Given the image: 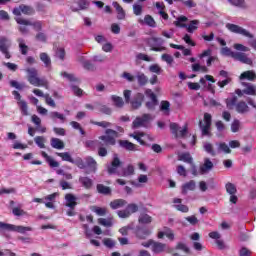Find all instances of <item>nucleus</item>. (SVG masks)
Wrapping results in <instances>:
<instances>
[{"instance_id": "obj_29", "label": "nucleus", "mask_w": 256, "mask_h": 256, "mask_svg": "<svg viewBox=\"0 0 256 256\" xmlns=\"http://www.w3.org/2000/svg\"><path fill=\"white\" fill-rule=\"evenodd\" d=\"M135 173V168L133 165H128L127 168H124L120 173H118V177H129Z\"/></svg>"}, {"instance_id": "obj_53", "label": "nucleus", "mask_w": 256, "mask_h": 256, "mask_svg": "<svg viewBox=\"0 0 256 256\" xmlns=\"http://www.w3.org/2000/svg\"><path fill=\"white\" fill-rule=\"evenodd\" d=\"M82 67H84V69H86V71H95V65H93V63H91V61L89 60H84L82 61Z\"/></svg>"}, {"instance_id": "obj_8", "label": "nucleus", "mask_w": 256, "mask_h": 256, "mask_svg": "<svg viewBox=\"0 0 256 256\" xmlns=\"http://www.w3.org/2000/svg\"><path fill=\"white\" fill-rule=\"evenodd\" d=\"M15 21L16 23H18V25H26V26L33 27L34 31H37L38 33L43 29V22L41 21L31 22L22 17H16Z\"/></svg>"}, {"instance_id": "obj_64", "label": "nucleus", "mask_w": 256, "mask_h": 256, "mask_svg": "<svg viewBox=\"0 0 256 256\" xmlns=\"http://www.w3.org/2000/svg\"><path fill=\"white\" fill-rule=\"evenodd\" d=\"M215 243L218 247V249H220V251H223L225 249H229V246H227V244H225V241L219 239V240H215Z\"/></svg>"}, {"instance_id": "obj_11", "label": "nucleus", "mask_w": 256, "mask_h": 256, "mask_svg": "<svg viewBox=\"0 0 256 256\" xmlns=\"http://www.w3.org/2000/svg\"><path fill=\"white\" fill-rule=\"evenodd\" d=\"M243 85L246 87L244 90L236 89L235 93L238 95V97H243V95H256V87L255 85L251 83H243Z\"/></svg>"}, {"instance_id": "obj_20", "label": "nucleus", "mask_w": 256, "mask_h": 256, "mask_svg": "<svg viewBox=\"0 0 256 256\" xmlns=\"http://www.w3.org/2000/svg\"><path fill=\"white\" fill-rule=\"evenodd\" d=\"M234 59L236 61H240L241 63H245L246 65H253V60L242 52H236V54H234Z\"/></svg>"}, {"instance_id": "obj_50", "label": "nucleus", "mask_w": 256, "mask_h": 256, "mask_svg": "<svg viewBox=\"0 0 256 256\" xmlns=\"http://www.w3.org/2000/svg\"><path fill=\"white\" fill-rule=\"evenodd\" d=\"M149 72L156 73V75H161V73H163V69L161 66H159V64H153L149 66Z\"/></svg>"}, {"instance_id": "obj_1", "label": "nucleus", "mask_w": 256, "mask_h": 256, "mask_svg": "<svg viewBox=\"0 0 256 256\" xmlns=\"http://www.w3.org/2000/svg\"><path fill=\"white\" fill-rule=\"evenodd\" d=\"M119 132L113 129H106L105 135L99 136L98 155L99 157H107L108 151L106 147L113 146L117 143Z\"/></svg>"}, {"instance_id": "obj_56", "label": "nucleus", "mask_w": 256, "mask_h": 256, "mask_svg": "<svg viewBox=\"0 0 256 256\" xmlns=\"http://www.w3.org/2000/svg\"><path fill=\"white\" fill-rule=\"evenodd\" d=\"M186 21H187V17L186 16H180V17H178V21L174 22V25L176 27H183V28H185V27H187V24H183V23H185Z\"/></svg>"}, {"instance_id": "obj_41", "label": "nucleus", "mask_w": 256, "mask_h": 256, "mask_svg": "<svg viewBox=\"0 0 256 256\" xmlns=\"http://www.w3.org/2000/svg\"><path fill=\"white\" fill-rule=\"evenodd\" d=\"M49 117L52 121H57V119H59L61 123H65V115L59 112H50Z\"/></svg>"}, {"instance_id": "obj_34", "label": "nucleus", "mask_w": 256, "mask_h": 256, "mask_svg": "<svg viewBox=\"0 0 256 256\" xmlns=\"http://www.w3.org/2000/svg\"><path fill=\"white\" fill-rule=\"evenodd\" d=\"M125 205H127V202L123 199H116L110 202L111 209H121V207H125Z\"/></svg>"}, {"instance_id": "obj_6", "label": "nucleus", "mask_w": 256, "mask_h": 256, "mask_svg": "<svg viewBox=\"0 0 256 256\" xmlns=\"http://www.w3.org/2000/svg\"><path fill=\"white\" fill-rule=\"evenodd\" d=\"M122 162L121 159H119V156L117 154H114L112 162L110 164H107V171L108 175H119L121 171H118L119 167H121Z\"/></svg>"}, {"instance_id": "obj_48", "label": "nucleus", "mask_w": 256, "mask_h": 256, "mask_svg": "<svg viewBox=\"0 0 256 256\" xmlns=\"http://www.w3.org/2000/svg\"><path fill=\"white\" fill-rule=\"evenodd\" d=\"M18 43H19V48H20L21 54L27 55V51H29V47L27 45H25V40H23L22 38H19Z\"/></svg>"}, {"instance_id": "obj_4", "label": "nucleus", "mask_w": 256, "mask_h": 256, "mask_svg": "<svg viewBox=\"0 0 256 256\" xmlns=\"http://www.w3.org/2000/svg\"><path fill=\"white\" fill-rule=\"evenodd\" d=\"M228 109H233V107H236L237 113L244 114L249 113V106L247 103L241 101L237 103V97H233L231 100H226Z\"/></svg>"}, {"instance_id": "obj_57", "label": "nucleus", "mask_w": 256, "mask_h": 256, "mask_svg": "<svg viewBox=\"0 0 256 256\" xmlns=\"http://www.w3.org/2000/svg\"><path fill=\"white\" fill-rule=\"evenodd\" d=\"M103 245H105V247H108V249H113V247H115L116 245V242L111 238H104Z\"/></svg>"}, {"instance_id": "obj_43", "label": "nucleus", "mask_w": 256, "mask_h": 256, "mask_svg": "<svg viewBox=\"0 0 256 256\" xmlns=\"http://www.w3.org/2000/svg\"><path fill=\"white\" fill-rule=\"evenodd\" d=\"M97 109L98 111H100V113H103L104 115H111L113 113V110L111 109V107L107 105L99 104L97 106Z\"/></svg>"}, {"instance_id": "obj_51", "label": "nucleus", "mask_w": 256, "mask_h": 256, "mask_svg": "<svg viewBox=\"0 0 256 256\" xmlns=\"http://www.w3.org/2000/svg\"><path fill=\"white\" fill-rule=\"evenodd\" d=\"M221 53H222V55H224L225 57H232V59L235 58V54H236V52H233V51L231 50V48H229V47H224V48H222V49H221Z\"/></svg>"}, {"instance_id": "obj_28", "label": "nucleus", "mask_w": 256, "mask_h": 256, "mask_svg": "<svg viewBox=\"0 0 256 256\" xmlns=\"http://www.w3.org/2000/svg\"><path fill=\"white\" fill-rule=\"evenodd\" d=\"M152 221L153 218L147 213H141L138 218V222L142 225H149V223H152Z\"/></svg>"}, {"instance_id": "obj_40", "label": "nucleus", "mask_w": 256, "mask_h": 256, "mask_svg": "<svg viewBox=\"0 0 256 256\" xmlns=\"http://www.w3.org/2000/svg\"><path fill=\"white\" fill-rule=\"evenodd\" d=\"M203 148H204V151H206V153H208L212 157H215V155H217V152H215V149H213V144L209 142H205L203 144Z\"/></svg>"}, {"instance_id": "obj_31", "label": "nucleus", "mask_w": 256, "mask_h": 256, "mask_svg": "<svg viewBox=\"0 0 256 256\" xmlns=\"http://www.w3.org/2000/svg\"><path fill=\"white\" fill-rule=\"evenodd\" d=\"M199 127L202 131L203 137H211V125H207V124L203 125V122L200 121L199 122Z\"/></svg>"}, {"instance_id": "obj_17", "label": "nucleus", "mask_w": 256, "mask_h": 256, "mask_svg": "<svg viewBox=\"0 0 256 256\" xmlns=\"http://www.w3.org/2000/svg\"><path fill=\"white\" fill-rule=\"evenodd\" d=\"M214 165L211 159L205 158L204 163L200 166V174L205 175L206 173H209V171H212Z\"/></svg>"}, {"instance_id": "obj_21", "label": "nucleus", "mask_w": 256, "mask_h": 256, "mask_svg": "<svg viewBox=\"0 0 256 256\" xmlns=\"http://www.w3.org/2000/svg\"><path fill=\"white\" fill-rule=\"evenodd\" d=\"M119 146L126 151H137V145L128 140H119Z\"/></svg>"}, {"instance_id": "obj_19", "label": "nucleus", "mask_w": 256, "mask_h": 256, "mask_svg": "<svg viewBox=\"0 0 256 256\" xmlns=\"http://www.w3.org/2000/svg\"><path fill=\"white\" fill-rule=\"evenodd\" d=\"M66 207L75 209L77 207V197L71 193L65 195Z\"/></svg>"}, {"instance_id": "obj_23", "label": "nucleus", "mask_w": 256, "mask_h": 256, "mask_svg": "<svg viewBox=\"0 0 256 256\" xmlns=\"http://www.w3.org/2000/svg\"><path fill=\"white\" fill-rule=\"evenodd\" d=\"M138 23H140V25H148V27H156L155 19H153L151 15H146L144 20L139 19Z\"/></svg>"}, {"instance_id": "obj_46", "label": "nucleus", "mask_w": 256, "mask_h": 256, "mask_svg": "<svg viewBox=\"0 0 256 256\" xmlns=\"http://www.w3.org/2000/svg\"><path fill=\"white\" fill-rule=\"evenodd\" d=\"M91 211H93V213H96V215H99V217H103L107 213L106 208H101L99 206H92Z\"/></svg>"}, {"instance_id": "obj_47", "label": "nucleus", "mask_w": 256, "mask_h": 256, "mask_svg": "<svg viewBox=\"0 0 256 256\" xmlns=\"http://www.w3.org/2000/svg\"><path fill=\"white\" fill-rule=\"evenodd\" d=\"M99 143H101V141L88 140V141L85 142V146L88 149H91V151H95L96 147H99Z\"/></svg>"}, {"instance_id": "obj_39", "label": "nucleus", "mask_w": 256, "mask_h": 256, "mask_svg": "<svg viewBox=\"0 0 256 256\" xmlns=\"http://www.w3.org/2000/svg\"><path fill=\"white\" fill-rule=\"evenodd\" d=\"M57 157H61L62 161H67L68 163L73 162V157L69 152H56Z\"/></svg>"}, {"instance_id": "obj_25", "label": "nucleus", "mask_w": 256, "mask_h": 256, "mask_svg": "<svg viewBox=\"0 0 256 256\" xmlns=\"http://www.w3.org/2000/svg\"><path fill=\"white\" fill-rule=\"evenodd\" d=\"M157 105H159L157 97H151L145 104L148 111H155V107H157Z\"/></svg>"}, {"instance_id": "obj_18", "label": "nucleus", "mask_w": 256, "mask_h": 256, "mask_svg": "<svg viewBox=\"0 0 256 256\" xmlns=\"http://www.w3.org/2000/svg\"><path fill=\"white\" fill-rule=\"evenodd\" d=\"M126 103H130L132 109H139L143 105V97H127Z\"/></svg>"}, {"instance_id": "obj_9", "label": "nucleus", "mask_w": 256, "mask_h": 256, "mask_svg": "<svg viewBox=\"0 0 256 256\" xmlns=\"http://www.w3.org/2000/svg\"><path fill=\"white\" fill-rule=\"evenodd\" d=\"M13 15H16V17H21V13L23 15H35V8L29 5L21 4L19 7H15L12 10Z\"/></svg>"}, {"instance_id": "obj_44", "label": "nucleus", "mask_w": 256, "mask_h": 256, "mask_svg": "<svg viewBox=\"0 0 256 256\" xmlns=\"http://www.w3.org/2000/svg\"><path fill=\"white\" fill-rule=\"evenodd\" d=\"M226 188V192L228 193V195H236L237 194V187L235 186V184L228 182L225 185Z\"/></svg>"}, {"instance_id": "obj_52", "label": "nucleus", "mask_w": 256, "mask_h": 256, "mask_svg": "<svg viewBox=\"0 0 256 256\" xmlns=\"http://www.w3.org/2000/svg\"><path fill=\"white\" fill-rule=\"evenodd\" d=\"M198 25H199V20H192L190 24L187 26L188 33H193V31H197Z\"/></svg>"}, {"instance_id": "obj_26", "label": "nucleus", "mask_w": 256, "mask_h": 256, "mask_svg": "<svg viewBox=\"0 0 256 256\" xmlns=\"http://www.w3.org/2000/svg\"><path fill=\"white\" fill-rule=\"evenodd\" d=\"M136 79H137L138 85H140V87H145V84L149 83V78L143 72H137Z\"/></svg>"}, {"instance_id": "obj_36", "label": "nucleus", "mask_w": 256, "mask_h": 256, "mask_svg": "<svg viewBox=\"0 0 256 256\" xmlns=\"http://www.w3.org/2000/svg\"><path fill=\"white\" fill-rule=\"evenodd\" d=\"M113 7L116 9L118 13L117 19L119 20L125 19V10H123V7H121V5H119V3L117 2H113Z\"/></svg>"}, {"instance_id": "obj_15", "label": "nucleus", "mask_w": 256, "mask_h": 256, "mask_svg": "<svg viewBox=\"0 0 256 256\" xmlns=\"http://www.w3.org/2000/svg\"><path fill=\"white\" fill-rule=\"evenodd\" d=\"M149 119H151V114H144L142 117H137L132 123L133 129L145 127V124L149 122Z\"/></svg>"}, {"instance_id": "obj_30", "label": "nucleus", "mask_w": 256, "mask_h": 256, "mask_svg": "<svg viewBox=\"0 0 256 256\" xmlns=\"http://www.w3.org/2000/svg\"><path fill=\"white\" fill-rule=\"evenodd\" d=\"M240 79H241V81H243L244 79H247L248 81H255L256 74H255V72L248 70V71L243 72L240 75Z\"/></svg>"}, {"instance_id": "obj_35", "label": "nucleus", "mask_w": 256, "mask_h": 256, "mask_svg": "<svg viewBox=\"0 0 256 256\" xmlns=\"http://www.w3.org/2000/svg\"><path fill=\"white\" fill-rule=\"evenodd\" d=\"M96 189L100 195H111V187L103 184H97Z\"/></svg>"}, {"instance_id": "obj_27", "label": "nucleus", "mask_w": 256, "mask_h": 256, "mask_svg": "<svg viewBox=\"0 0 256 256\" xmlns=\"http://www.w3.org/2000/svg\"><path fill=\"white\" fill-rule=\"evenodd\" d=\"M50 145L53 149H65V143L59 138H51Z\"/></svg>"}, {"instance_id": "obj_58", "label": "nucleus", "mask_w": 256, "mask_h": 256, "mask_svg": "<svg viewBox=\"0 0 256 256\" xmlns=\"http://www.w3.org/2000/svg\"><path fill=\"white\" fill-rule=\"evenodd\" d=\"M98 223L99 225H103V227H113L111 219L99 218Z\"/></svg>"}, {"instance_id": "obj_49", "label": "nucleus", "mask_w": 256, "mask_h": 256, "mask_svg": "<svg viewBox=\"0 0 256 256\" xmlns=\"http://www.w3.org/2000/svg\"><path fill=\"white\" fill-rule=\"evenodd\" d=\"M10 87H14V89H18V91H23L25 89V84L19 83L17 80H10Z\"/></svg>"}, {"instance_id": "obj_33", "label": "nucleus", "mask_w": 256, "mask_h": 256, "mask_svg": "<svg viewBox=\"0 0 256 256\" xmlns=\"http://www.w3.org/2000/svg\"><path fill=\"white\" fill-rule=\"evenodd\" d=\"M79 183H81L82 187H85V189H91V187H93V180L89 177H80Z\"/></svg>"}, {"instance_id": "obj_10", "label": "nucleus", "mask_w": 256, "mask_h": 256, "mask_svg": "<svg viewBox=\"0 0 256 256\" xmlns=\"http://www.w3.org/2000/svg\"><path fill=\"white\" fill-rule=\"evenodd\" d=\"M9 49H11V40H9L7 37H0V51L3 55H5L6 59H11Z\"/></svg>"}, {"instance_id": "obj_2", "label": "nucleus", "mask_w": 256, "mask_h": 256, "mask_svg": "<svg viewBox=\"0 0 256 256\" xmlns=\"http://www.w3.org/2000/svg\"><path fill=\"white\" fill-rule=\"evenodd\" d=\"M27 79L30 85L34 87H45L49 89V80L46 77H39V71L36 68H27Z\"/></svg>"}, {"instance_id": "obj_62", "label": "nucleus", "mask_w": 256, "mask_h": 256, "mask_svg": "<svg viewBox=\"0 0 256 256\" xmlns=\"http://www.w3.org/2000/svg\"><path fill=\"white\" fill-rule=\"evenodd\" d=\"M133 13L134 15L138 16L143 14V6L139 4H134L133 5Z\"/></svg>"}, {"instance_id": "obj_54", "label": "nucleus", "mask_w": 256, "mask_h": 256, "mask_svg": "<svg viewBox=\"0 0 256 256\" xmlns=\"http://www.w3.org/2000/svg\"><path fill=\"white\" fill-rule=\"evenodd\" d=\"M34 141H35L36 145H38V147L40 149H45V138L43 136L35 137Z\"/></svg>"}, {"instance_id": "obj_12", "label": "nucleus", "mask_w": 256, "mask_h": 256, "mask_svg": "<svg viewBox=\"0 0 256 256\" xmlns=\"http://www.w3.org/2000/svg\"><path fill=\"white\" fill-rule=\"evenodd\" d=\"M134 235L137 239L145 240L151 235V230L145 226L138 225L134 228Z\"/></svg>"}, {"instance_id": "obj_60", "label": "nucleus", "mask_w": 256, "mask_h": 256, "mask_svg": "<svg viewBox=\"0 0 256 256\" xmlns=\"http://www.w3.org/2000/svg\"><path fill=\"white\" fill-rule=\"evenodd\" d=\"M92 125H97L98 127H102L103 129H108V127H111V122H107V121H101V122H97V121H91Z\"/></svg>"}, {"instance_id": "obj_55", "label": "nucleus", "mask_w": 256, "mask_h": 256, "mask_svg": "<svg viewBox=\"0 0 256 256\" xmlns=\"http://www.w3.org/2000/svg\"><path fill=\"white\" fill-rule=\"evenodd\" d=\"M112 101H113L114 106L118 107L119 109H121V107H123V105H125V101H123V98H121V97H113Z\"/></svg>"}, {"instance_id": "obj_37", "label": "nucleus", "mask_w": 256, "mask_h": 256, "mask_svg": "<svg viewBox=\"0 0 256 256\" xmlns=\"http://www.w3.org/2000/svg\"><path fill=\"white\" fill-rule=\"evenodd\" d=\"M178 161H183L184 163H188L189 165H193V157L189 153H182L178 156Z\"/></svg>"}, {"instance_id": "obj_5", "label": "nucleus", "mask_w": 256, "mask_h": 256, "mask_svg": "<svg viewBox=\"0 0 256 256\" xmlns=\"http://www.w3.org/2000/svg\"><path fill=\"white\" fill-rule=\"evenodd\" d=\"M170 131L175 136L176 139H178V137L180 139H185V137H187V135L189 134L187 125H185L183 128H181L175 122L170 123Z\"/></svg>"}, {"instance_id": "obj_3", "label": "nucleus", "mask_w": 256, "mask_h": 256, "mask_svg": "<svg viewBox=\"0 0 256 256\" xmlns=\"http://www.w3.org/2000/svg\"><path fill=\"white\" fill-rule=\"evenodd\" d=\"M0 231H13L15 233H21L22 235H25L27 231H33V228L29 226H17L13 224H7L5 222H0Z\"/></svg>"}, {"instance_id": "obj_24", "label": "nucleus", "mask_w": 256, "mask_h": 256, "mask_svg": "<svg viewBox=\"0 0 256 256\" xmlns=\"http://www.w3.org/2000/svg\"><path fill=\"white\" fill-rule=\"evenodd\" d=\"M17 99H18L17 104H18V107H19L22 115H24V116L29 115V107L27 106V102L21 100V97H19Z\"/></svg>"}, {"instance_id": "obj_22", "label": "nucleus", "mask_w": 256, "mask_h": 256, "mask_svg": "<svg viewBox=\"0 0 256 256\" xmlns=\"http://www.w3.org/2000/svg\"><path fill=\"white\" fill-rule=\"evenodd\" d=\"M197 184L194 180H190L182 186V195H187L188 191H195Z\"/></svg>"}, {"instance_id": "obj_42", "label": "nucleus", "mask_w": 256, "mask_h": 256, "mask_svg": "<svg viewBox=\"0 0 256 256\" xmlns=\"http://www.w3.org/2000/svg\"><path fill=\"white\" fill-rule=\"evenodd\" d=\"M72 165H76L78 169H87V165L85 164V161H83V158L76 157L73 159Z\"/></svg>"}, {"instance_id": "obj_59", "label": "nucleus", "mask_w": 256, "mask_h": 256, "mask_svg": "<svg viewBox=\"0 0 256 256\" xmlns=\"http://www.w3.org/2000/svg\"><path fill=\"white\" fill-rule=\"evenodd\" d=\"M221 151L224 153H231V148H229L225 142H222L218 145V152L221 153Z\"/></svg>"}, {"instance_id": "obj_32", "label": "nucleus", "mask_w": 256, "mask_h": 256, "mask_svg": "<svg viewBox=\"0 0 256 256\" xmlns=\"http://www.w3.org/2000/svg\"><path fill=\"white\" fill-rule=\"evenodd\" d=\"M78 6L79 8L71 6V11H73L74 13H77V11H85V9L89 8V2H87L86 0H81L78 3Z\"/></svg>"}, {"instance_id": "obj_13", "label": "nucleus", "mask_w": 256, "mask_h": 256, "mask_svg": "<svg viewBox=\"0 0 256 256\" xmlns=\"http://www.w3.org/2000/svg\"><path fill=\"white\" fill-rule=\"evenodd\" d=\"M85 165H86V175H91V173H97V161L95 158L88 156L85 158Z\"/></svg>"}, {"instance_id": "obj_45", "label": "nucleus", "mask_w": 256, "mask_h": 256, "mask_svg": "<svg viewBox=\"0 0 256 256\" xmlns=\"http://www.w3.org/2000/svg\"><path fill=\"white\" fill-rule=\"evenodd\" d=\"M170 107L171 104L169 101H162L160 104V111H162L164 115H169V111H171Z\"/></svg>"}, {"instance_id": "obj_63", "label": "nucleus", "mask_w": 256, "mask_h": 256, "mask_svg": "<svg viewBox=\"0 0 256 256\" xmlns=\"http://www.w3.org/2000/svg\"><path fill=\"white\" fill-rule=\"evenodd\" d=\"M36 41H40L41 43L47 42V35L43 32H38L35 36Z\"/></svg>"}, {"instance_id": "obj_16", "label": "nucleus", "mask_w": 256, "mask_h": 256, "mask_svg": "<svg viewBox=\"0 0 256 256\" xmlns=\"http://www.w3.org/2000/svg\"><path fill=\"white\" fill-rule=\"evenodd\" d=\"M167 249H168L167 244L161 243V242H157V241L154 240V242L152 244L151 251L155 255H159L161 253H165V251H167Z\"/></svg>"}, {"instance_id": "obj_14", "label": "nucleus", "mask_w": 256, "mask_h": 256, "mask_svg": "<svg viewBox=\"0 0 256 256\" xmlns=\"http://www.w3.org/2000/svg\"><path fill=\"white\" fill-rule=\"evenodd\" d=\"M163 43H165V40H163V38H158V37H152L149 40V45L151 48V51H156V52H161V51H165V47H157L155 45H163Z\"/></svg>"}, {"instance_id": "obj_61", "label": "nucleus", "mask_w": 256, "mask_h": 256, "mask_svg": "<svg viewBox=\"0 0 256 256\" xmlns=\"http://www.w3.org/2000/svg\"><path fill=\"white\" fill-rule=\"evenodd\" d=\"M126 211H128L130 215L132 213H137L139 211V206H137V204H128L126 207Z\"/></svg>"}, {"instance_id": "obj_38", "label": "nucleus", "mask_w": 256, "mask_h": 256, "mask_svg": "<svg viewBox=\"0 0 256 256\" xmlns=\"http://www.w3.org/2000/svg\"><path fill=\"white\" fill-rule=\"evenodd\" d=\"M40 60L44 63L47 69H51V58L49 55H47V53H40Z\"/></svg>"}, {"instance_id": "obj_7", "label": "nucleus", "mask_w": 256, "mask_h": 256, "mask_svg": "<svg viewBox=\"0 0 256 256\" xmlns=\"http://www.w3.org/2000/svg\"><path fill=\"white\" fill-rule=\"evenodd\" d=\"M226 29H228V31L231 33H236L237 35H243V37H249V39H253V34L237 24L227 23Z\"/></svg>"}]
</instances>
